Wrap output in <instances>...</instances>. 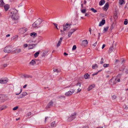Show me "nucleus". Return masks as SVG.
Listing matches in <instances>:
<instances>
[{
    "label": "nucleus",
    "mask_w": 128,
    "mask_h": 128,
    "mask_svg": "<svg viewBox=\"0 0 128 128\" xmlns=\"http://www.w3.org/2000/svg\"><path fill=\"white\" fill-rule=\"evenodd\" d=\"M17 11L15 9H10L8 13V14H12V20H16L18 19L19 16L17 13Z\"/></svg>",
    "instance_id": "f257e3e1"
},
{
    "label": "nucleus",
    "mask_w": 128,
    "mask_h": 128,
    "mask_svg": "<svg viewBox=\"0 0 128 128\" xmlns=\"http://www.w3.org/2000/svg\"><path fill=\"white\" fill-rule=\"evenodd\" d=\"M42 22V21L38 19V20H37L32 24V26L33 27L38 28L40 27V24Z\"/></svg>",
    "instance_id": "f03ea898"
},
{
    "label": "nucleus",
    "mask_w": 128,
    "mask_h": 128,
    "mask_svg": "<svg viewBox=\"0 0 128 128\" xmlns=\"http://www.w3.org/2000/svg\"><path fill=\"white\" fill-rule=\"evenodd\" d=\"M71 25V24H69L67 23L64 25H63L64 31H65L67 30H69L70 28V26Z\"/></svg>",
    "instance_id": "7ed1b4c3"
},
{
    "label": "nucleus",
    "mask_w": 128,
    "mask_h": 128,
    "mask_svg": "<svg viewBox=\"0 0 128 128\" xmlns=\"http://www.w3.org/2000/svg\"><path fill=\"white\" fill-rule=\"evenodd\" d=\"M7 97L4 95H0V102H4L7 100Z\"/></svg>",
    "instance_id": "20e7f679"
},
{
    "label": "nucleus",
    "mask_w": 128,
    "mask_h": 128,
    "mask_svg": "<svg viewBox=\"0 0 128 128\" xmlns=\"http://www.w3.org/2000/svg\"><path fill=\"white\" fill-rule=\"evenodd\" d=\"M75 92L74 89H73L66 92L65 94V95L66 96H68L72 95Z\"/></svg>",
    "instance_id": "39448f33"
},
{
    "label": "nucleus",
    "mask_w": 128,
    "mask_h": 128,
    "mask_svg": "<svg viewBox=\"0 0 128 128\" xmlns=\"http://www.w3.org/2000/svg\"><path fill=\"white\" fill-rule=\"evenodd\" d=\"M12 48L10 47L6 46L4 48V51L6 53H9L11 52L12 53Z\"/></svg>",
    "instance_id": "423d86ee"
},
{
    "label": "nucleus",
    "mask_w": 128,
    "mask_h": 128,
    "mask_svg": "<svg viewBox=\"0 0 128 128\" xmlns=\"http://www.w3.org/2000/svg\"><path fill=\"white\" fill-rule=\"evenodd\" d=\"M76 113H74L72 114L68 118V121L71 122L76 118Z\"/></svg>",
    "instance_id": "0eeeda50"
},
{
    "label": "nucleus",
    "mask_w": 128,
    "mask_h": 128,
    "mask_svg": "<svg viewBox=\"0 0 128 128\" xmlns=\"http://www.w3.org/2000/svg\"><path fill=\"white\" fill-rule=\"evenodd\" d=\"M22 52V50L20 48H16L15 49L12 51V53L13 54H18Z\"/></svg>",
    "instance_id": "6e6552de"
},
{
    "label": "nucleus",
    "mask_w": 128,
    "mask_h": 128,
    "mask_svg": "<svg viewBox=\"0 0 128 128\" xmlns=\"http://www.w3.org/2000/svg\"><path fill=\"white\" fill-rule=\"evenodd\" d=\"M8 81V79L7 78H4V80H0V83L2 84H6Z\"/></svg>",
    "instance_id": "1a4fd4ad"
},
{
    "label": "nucleus",
    "mask_w": 128,
    "mask_h": 128,
    "mask_svg": "<svg viewBox=\"0 0 128 128\" xmlns=\"http://www.w3.org/2000/svg\"><path fill=\"white\" fill-rule=\"evenodd\" d=\"M76 29H71L68 33V37H70L72 33L76 31Z\"/></svg>",
    "instance_id": "9d476101"
},
{
    "label": "nucleus",
    "mask_w": 128,
    "mask_h": 128,
    "mask_svg": "<svg viewBox=\"0 0 128 128\" xmlns=\"http://www.w3.org/2000/svg\"><path fill=\"white\" fill-rule=\"evenodd\" d=\"M88 43V42L87 40H83L82 42L81 45L82 46H87Z\"/></svg>",
    "instance_id": "9b49d317"
},
{
    "label": "nucleus",
    "mask_w": 128,
    "mask_h": 128,
    "mask_svg": "<svg viewBox=\"0 0 128 128\" xmlns=\"http://www.w3.org/2000/svg\"><path fill=\"white\" fill-rule=\"evenodd\" d=\"M27 29L26 28H20V32L22 34L24 33L27 30Z\"/></svg>",
    "instance_id": "f8f14e48"
},
{
    "label": "nucleus",
    "mask_w": 128,
    "mask_h": 128,
    "mask_svg": "<svg viewBox=\"0 0 128 128\" xmlns=\"http://www.w3.org/2000/svg\"><path fill=\"white\" fill-rule=\"evenodd\" d=\"M53 102L52 100H51L50 102L47 105V106L46 107V108H49L51 107L53 105Z\"/></svg>",
    "instance_id": "ddd939ff"
},
{
    "label": "nucleus",
    "mask_w": 128,
    "mask_h": 128,
    "mask_svg": "<svg viewBox=\"0 0 128 128\" xmlns=\"http://www.w3.org/2000/svg\"><path fill=\"white\" fill-rule=\"evenodd\" d=\"M109 4L108 3H106L103 8L105 11H106L108 8Z\"/></svg>",
    "instance_id": "4468645a"
},
{
    "label": "nucleus",
    "mask_w": 128,
    "mask_h": 128,
    "mask_svg": "<svg viewBox=\"0 0 128 128\" xmlns=\"http://www.w3.org/2000/svg\"><path fill=\"white\" fill-rule=\"evenodd\" d=\"M36 44H29L28 46V49H32L34 48V47L35 46H36Z\"/></svg>",
    "instance_id": "2eb2a0df"
},
{
    "label": "nucleus",
    "mask_w": 128,
    "mask_h": 128,
    "mask_svg": "<svg viewBox=\"0 0 128 128\" xmlns=\"http://www.w3.org/2000/svg\"><path fill=\"white\" fill-rule=\"evenodd\" d=\"M105 22V20H102L101 22H100L99 23V26H101L104 24Z\"/></svg>",
    "instance_id": "dca6fc26"
},
{
    "label": "nucleus",
    "mask_w": 128,
    "mask_h": 128,
    "mask_svg": "<svg viewBox=\"0 0 128 128\" xmlns=\"http://www.w3.org/2000/svg\"><path fill=\"white\" fill-rule=\"evenodd\" d=\"M114 49L113 46V45H112L110 47L108 50V52L110 53L111 52L113 51V50Z\"/></svg>",
    "instance_id": "f3484780"
},
{
    "label": "nucleus",
    "mask_w": 128,
    "mask_h": 128,
    "mask_svg": "<svg viewBox=\"0 0 128 128\" xmlns=\"http://www.w3.org/2000/svg\"><path fill=\"white\" fill-rule=\"evenodd\" d=\"M95 86L94 85H91L89 86L88 88V90L89 91L94 88Z\"/></svg>",
    "instance_id": "a211bd4d"
},
{
    "label": "nucleus",
    "mask_w": 128,
    "mask_h": 128,
    "mask_svg": "<svg viewBox=\"0 0 128 128\" xmlns=\"http://www.w3.org/2000/svg\"><path fill=\"white\" fill-rule=\"evenodd\" d=\"M51 126L52 127H55L56 126V124L55 123V122L54 121L52 122L50 124Z\"/></svg>",
    "instance_id": "6ab92c4d"
},
{
    "label": "nucleus",
    "mask_w": 128,
    "mask_h": 128,
    "mask_svg": "<svg viewBox=\"0 0 128 128\" xmlns=\"http://www.w3.org/2000/svg\"><path fill=\"white\" fill-rule=\"evenodd\" d=\"M4 10L6 11H7L9 8V6L8 5H6L4 6Z\"/></svg>",
    "instance_id": "aec40b11"
},
{
    "label": "nucleus",
    "mask_w": 128,
    "mask_h": 128,
    "mask_svg": "<svg viewBox=\"0 0 128 128\" xmlns=\"http://www.w3.org/2000/svg\"><path fill=\"white\" fill-rule=\"evenodd\" d=\"M7 108V107L6 106H0V111L3 110Z\"/></svg>",
    "instance_id": "412c9836"
},
{
    "label": "nucleus",
    "mask_w": 128,
    "mask_h": 128,
    "mask_svg": "<svg viewBox=\"0 0 128 128\" xmlns=\"http://www.w3.org/2000/svg\"><path fill=\"white\" fill-rule=\"evenodd\" d=\"M4 3L3 1V0H0V6L1 7L4 6Z\"/></svg>",
    "instance_id": "4be33fe9"
},
{
    "label": "nucleus",
    "mask_w": 128,
    "mask_h": 128,
    "mask_svg": "<svg viewBox=\"0 0 128 128\" xmlns=\"http://www.w3.org/2000/svg\"><path fill=\"white\" fill-rule=\"evenodd\" d=\"M84 77L85 79H87L90 77V75L88 73L84 75Z\"/></svg>",
    "instance_id": "5701e85b"
},
{
    "label": "nucleus",
    "mask_w": 128,
    "mask_h": 128,
    "mask_svg": "<svg viewBox=\"0 0 128 128\" xmlns=\"http://www.w3.org/2000/svg\"><path fill=\"white\" fill-rule=\"evenodd\" d=\"M119 3L120 4L122 5V4H124L125 3V2L124 0H119Z\"/></svg>",
    "instance_id": "b1692460"
},
{
    "label": "nucleus",
    "mask_w": 128,
    "mask_h": 128,
    "mask_svg": "<svg viewBox=\"0 0 128 128\" xmlns=\"http://www.w3.org/2000/svg\"><path fill=\"white\" fill-rule=\"evenodd\" d=\"M57 98L58 99H62V98H65V97L64 96H58Z\"/></svg>",
    "instance_id": "393cba45"
},
{
    "label": "nucleus",
    "mask_w": 128,
    "mask_h": 128,
    "mask_svg": "<svg viewBox=\"0 0 128 128\" xmlns=\"http://www.w3.org/2000/svg\"><path fill=\"white\" fill-rule=\"evenodd\" d=\"M30 64L32 65H34L36 64V62L34 60H32L30 62Z\"/></svg>",
    "instance_id": "a878e982"
},
{
    "label": "nucleus",
    "mask_w": 128,
    "mask_h": 128,
    "mask_svg": "<svg viewBox=\"0 0 128 128\" xmlns=\"http://www.w3.org/2000/svg\"><path fill=\"white\" fill-rule=\"evenodd\" d=\"M105 3V1L104 0H102L99 2V5L100 6L103 5Z\"/></svg>",
    "instance_id": "bb28decb"
},
{
    "label": "nucleus",
    "mask_w": 128,
    "mask_h": 128,
    "mask_svg": "<svg viewBox=\"0 0 128 128\" xmlns=\"http://www.w3.org/2000/svg\"><path fill=\"white\" fill-rule=\"evenodd\" d=\"M39 53L38 52H37L35 53L34 54V56L35 58H36L38 57L39 55Z\"/></svg>",
    "instance_id": "cd10ccee"
},
{
    "label": "nucleus",
    "mask_w": 128,
    "mask_h": 128,
    "mask_svg": "<svg viewBox=\"0 0 128 128\" xmlns=\"http://www.w3.org/2000/svg\"><path fill=\"white\" fill-rule=\"evenodd\" d=\"M36 33L35 32L31 33L30 34V35L31 36H36Z\"/></svg>",
    "instance_id": "c85d7f7f"
},
{
    "label": "nucleus",
    "mask_w": 128,
    "mask_h": 128,
    "mask_svg": "<svg viewBox=\"0 0 128 128\" xmlns=\"http://www.w3.org/2000/svg\"><path fill=\"white\" fill-rule=\"evenodd\" d=\"M90 10L94 13H96L97 12L96 10L94 9V8H91Z\"/></svg>",
    "instance_id": "c756f323"
},
{
    "label": "nucleus",
    "mask_w": 128,
    "mask_h": 128,
    "mask_svg": "<svg viewBox=\"0 0 128 128\" xmlns=\"http://www.w3.org/2000/svg\"><path fill=\"white\" fill-rule=\"evenodd\" d=\"M98 67V66L96 64H95L92 66V68L94 69H95L96 67L97 68Z\"/></svg>",
    "instance_id": "7c9ffc66"
},
{
    "label": "nucleus",
    "mask_w": 128,
    "mask_h": 128,
    "mask_svg": "<svg viewBox=\"0 0 128 128\" xmlns=\"http://www.w3.org/2000/svg\"><path fill=\"white\" fill-rule=\"evenodd\" d=\"M53 70L54 72H56L57 73L60 72V70H58V69H54Z\"/></svg>",
    "instance_id": "2f4dec72"
},
{
    "label": "nucleus",
    "mask_w": 128,
    "mask_h": 128,
    "mask_svg": "<svg viewBox=\"0 0 128 128\" xmlns=\"http://www.w3.org/2000/svg\"><path fill=\"white\" fill-rule=\"evenodd\" d=\"M128 23V20L127 19H125V20L124 21V24L125 25H126Z\"/></svg>",
    "instance_id": "473e14b6"
},
{
    "label": "nucleus",
    "mask_w": 128,
    "mask_h": 128,
    "mask_svg": "<svg viewBox=\"0 0 128 128\" xmlns=\"http://www.w3.org/2000/svg\"><path fill=\"white\" fill-rule=\"evenodd\" d=\"M108 26L106 27V28H104V32H106L108 30Z\"/></svg>",
    "instance_id": "72a5a7b5"
},
{
    "label": "nucleus",
    "mask_w": 128,
    "mask_h": 128,
    "mask_svg": "<svg viewBox=\"0 0 128 128\" xmlns=\"http://www.w3.org/2000/svg\"><path fill=\"white\" fill-rule=\"evenodd\" d=\"M109 66V64H104L103 66L104 68H106L108 67Z\"/></svg>",
    "instance_id": "f704fd0d"
},
{
    "label": "nucleus",
    "mask_w": 128,
    "mask_h": 128,
    "mask_svg": "<svg viewBox=\"0 0 128 128\" xmlns=\"http://www.w3.org/2000/svg\"><path fill=\"white\" fill-rule=\"evenodd\" d=\"M86 11V9H84L81 10V12L82 13L84 14L85 13Z\"/></svg>",
    "instance_id": "c9c22d12"
},
{
    "label": "nucleus",
    "mask_w": 128,
    "mask_h": 128,
    "mask_svg": "<svg viewBox=\"0 0 128 128\" xmlns=\"http://www.w3.org/2000/svg\"><path fill=\"white\" fill-rule=\"evenodd\" d=\"M46 54V52H44L42 53V56L43 57H44Z\"/></svg>",
    "instance_id": "e433bc0d"
},
{
    "label": "nucleus",
    "mask_w": 128,
    "mask_h": 128,
    "mask_svg": "<svg viewBox=\"0 0 128 128\" xmlns=\"http://www.w3.org/2000/svg\"><path fill=\"white\" fill-rule=\"evenodd\" d=\"M76 45H74L73 46L72 48V50H74L76 49Z\"/></svg>",
    "instance_id": "4c0bfd02"
},
{
    "label": "nucleus",
    "mask_w": 128,
    "mask_h": 128,
    "mask_svg": "<svg viewBox=\"0 0 128 128\" xmlns=\"http://www.w3.org/2000/svg\"><path fill=\"white\" fill-rule=\"evenodd\" d=\"M61 44V42L58 41V42L57 45V47H59L60 45Z\"/></svg>",
    "instance_id": "58836bf2"
},
{
    "label": "nucleus",
    "mask_w": 128,
    "mask_h": 128,
    "mask_svg": "<svg viewBox=\"0 0 128 128\" xmlns=\"http://www.w3.org/2000/svg\"><path fill=\"white\" fill-rule=\"evenodd\" d=\"M18 108V106H16L14 108H13V110H16Z\"/></svg>",
    "instance_id": "ea45409f"
},
{
    "label": "nucleus",
    "mask_w": 128,
    "mask_h": 128,
    "mask_svg": "<svg viewBox=\"0 0 128 128\" xmlns=\"http://www.w3.org/2000/svg\"><path fill=\"white\" fill-rule=\"evenodd\" d=\"M53 24L54 25V26H55V27H56V29H57L58 30V25H57V24H56L55 23H53Z\"/></svg>",
    "instance_id": "a19ab883"
},
{
    "label": "nucleus",
    "mask_w": 128,
    "mask_h": 128,
    "mask_svg": "<svg viewBox=\"0 0 128 128\" xmlns=\"http://www.w3.org/2000/svg\"><path fill=\"white\" fill-rule=\"evenodd\" d=\"M33 42V41L32 40H27V42H29V43H30V44L32 43Z\"/></svg>",
    "instance_id": "79ce46f5"
},
{
    "label": "nucleus",
    "mask_w": 128,
    "mask_h": 128,
    "mask_svg": "<svg viewBox=\"0 0 128 128\" xmlns=\"http://www.w3.org/2000/svg\"><path fill=\"white\" fill-rule=\"evenodd\" d=\"M31 114V113L30 112H29L28 114H27L26 115L28 116H30Z\"/></svg>",
    "instance_id": "37998d69"
},
{
    "label": "nucleus",
    "mask_w": 128,
    "mask_h": 128,
    "mask_svg": "<svg viewBox=\"0 0 128 128\" xmlns=\"http://www.w3.org/2000/svg\"><path fill=\"white\" fill-rule=\"evenodd\" d=\"M101 60V61L100 62V64H102L104 63L103 60V58H102Z\"/></svg>",
    "instance_id": "c03bdc74"
},
{
    "label": "nucleus",
    "mask_w": 128,
    "mask_h": 128,
    "mask_svg": "<svg viewBox=\"0 0 128 128\" xmlns=\"http://www.w3.org/2000/svg\"><path fill=\"white\" fill-rule=\"evenodd\" d=\"M116 98V96L115 95H114L112 96V98L113 99H115Z\"/></svg>",
    "instance_id": "a18cd8bd"
},
{
    "label": "nucleus",
    "mask_w": 128,
    "mask_h": 128,
    "mask_svg": "<svg viewBox=\"0 0 128 128\" xmlns=\"http://www.w3.org/2000/svg\"><path fill=\"white\" fill-rule=\"evenodd\" d=\"M81 89H80L79 88L78 89L77 92V93L79 92H80L81 91Z\"/></svg>",
    "instance_id": "49530a36"
},
{
    "label": "nucleus",
    "mask_w": 128,
    "mask_h": 128,
    "mask_svg": "<svg viewBox=\"0 0 128 128\" xmlns=\"http://www.w3.org/2000/svg\"><path fill=\"white\" fill-rule=\"evenodd\" d=\"M7 66V65L6 64H3V66L4 67V68H5Z\"/></svg>",
    "instance_id": "de8ad7c7"
},
{
    "label": "nucleus",
    "mask_w": 128,
    "mask_h": 128,
    "mask_svg": "<svg viewBox=\"0 0 128 128\" xmlns=\"http://www.w3.org/2000/svg\"><path fill=\"white\" fill-rule=\"evenodd\" d=\"M26 94V92H24L23 93V94H22V95L23 96H25Z\"/></svg>",
    "instance_id": "09e8293b"
},
{
    "label": "nucleus",
    "mask_w": 128,
    "mask_h": 128,
    "mask_svg": "<svg viewBox=\"0 0 128 128\" xmlns=\"http://www.w3.org/2000/svg\"><path fill=\"white\" fill-rule=\"evenodd\" d=\"M76 86H79L80 87V86H81L80 83H78L76 85Z\"/></svg>",
    "instance_id": "8fccbe9b"
},
{
    "label": "nucleus",
    "mask_w": 128,
    "mask_h": 128,
    "mask_svg": "<svg viewBox=\"0 0 128 128\" xmlns=\"http://www.w3.org/2000/svg\"><path fill=\"white\" fill-rule=\"evenodd\" d=\"M63 38H60V40L58 41L59 42H61Z\"/></svg>",
    "instance_id": "3c124183"
},
{
    "label": "nucleus",
    "mask_w": 128,
    "mask_h": 128,
    "mask_svg": "<svg viewBox=\"0 0 128 128\" xmlns=\"http://www.w3.org/2000/svg\"><path fill=\"white\" fill-rule=\"evenodd\" d=\"M24 47L26 48L28 46V45L27 44H24Z\"/></svg>",
    "instance_id": "603ef678"
},
{
    "label": "nucleus",
    "mask_w": 128,
    "mask_h": 128,
    "mask_svg": "<svg viewBox=\"0 0 128 128\" xmlns=\"http://www.w3.org/2000/svg\"><path fill=\"white\" fill-rule=\"evenodd\" d=\"M89 31L90 32V34H92V33H91V31H92V30H91V28H89Z\"/></svg>",
    "instance_id": "864d4df0"
},
{
    "label": "nucleus",
    "mask_w": 128,
    "mask_h": 128,
    "mask_svg": "<svg viewBox=\"0 0 128 128\" xmlns=\"http://www.w3.org/2000/svg\"><path fill=\"white\" fill-rule=\"evenodd\" d=\"M97 44V42H96L93 44V46H96Z\"/></svg>",
    "instance_id": "5fc2aeb1"
},
{
    "label": "nucleus",
    "mask_w": 128,
    "mask_h": 128,
    "mask_svg": "<svg viewBox=\"0 0 128 128\" xmlns=\"http://www.w3.org/2000/svg\"><path fill=\"white\" fill-rule=\"evenodd\" d=\"M105 46H106V45L105 44H103L102 46V49H103L104 48V47H105Z\"/></svg>",
    "instance_id": "6e6d98bb"
},
{
    "label": "nucleus",
    "mask_w": 128,
    "mask_h": 128,
    "mask_svg": "<svg viewBox=\"0 0 128 128\" xmlns=\"http://www.w3.org/2000/svg\"><path fill=\"white\" fill-rule=\"evenodd\" d=\"M121 61L122 63H123L124 62H125V60L124 59H122L121 60Z\"/></svg>",
    "instance_id": "4d7b16f0"
},
{
    "label": "nucleus",
    "mask_w": 128,
    "mask_h": 128,
    "mask_svg": "<svg viewBox=\"0 0 128 128\" xmlns=\"http://www.w3.org/2000/svg\"><path fill=\"white\" fill-rule=\"evenodd\" d=\"M22 90L21 89L20 90V92L19 93H18V94H16V95H18L19 94H20L22 92Z\"/></svg>",
    "instance_id": "13d9d810"
},
{
    "label": "nucleus",
    "mask_w": 128,
    "mask_h": 128,
    "mask_svg": "<svg viewBox=\"0 0 128 128\" xmlns=\"http://www.w3.org/2000/svg\"><path fill=\"white\" fill-rule=\"evenodd\" d=\"M64 31V30H60V32H61V34H63Z\"/></svg>",
    "instance_id": "bf43d9fd"
},
{
    "label": "nucleus",
    "mask_w": 128,
    "mask_h": 128,
    "mask_svg": "<svg viewBox=\"0 0 128 128\" xmlns=\"http://www.w3.org/2000/svg\"><path fill=\"white\" fill-rule=\"evenodd\" d=\"M89 128L88 126H84L83 127V128Z\"/></svg>",
    "instance_id": "052dcab7"
},
{
    "label": "nucleus",
    "mask_w": 128,
    "mask_h": 128,
    "mask_svg": "<svg viewBox=\"0 0 128 128\" xmlns=\"http://www.w3.org/2000/svg\"><path fill=\"white\" fill-rule=\"evenodd\" d=\"M64 55L65 56H67V55H68V54L66 53V52H64Z\"/></svg>",
    "instance_id": "680f3d73"
},
{
    "label": "nucleus",
    "mask_w": 128,
    "mask_h": 128,
    "mask_svg": "<svg viewBox=\"0 0 128 128\" xmlns=\"http://www.w3.org/2000/svg\"><path fill=\"white\" fill-rule=\"evenodd\" d=\"M27 86V84H25V85H24L23 86V88H25L26 86Z\"/></svg>",
    "instance_id": "e2e57ef3"
},
{
    "label": "nucleus",
    "mask_w": 128,
    "mask_h": 128,
    "mask_svg": "<svg viewBox=\"0 0 128 128\" xmlns=\"http://www.w3.org/2000/svg\"><path fill=\"white\" fill-rule=\"evenodd\" d=\"M86 3V0H84V4H85Z\"/></svg>",
    "instance_id": "0e129e2a"
},
{
    "label": "nucleus",
    "mask_w": 128,
    "mask_h": 128,
    "mask_svg": "<svg viewBox=\"0 0 128 128\" xmlns=\"http://www.w3.org/2000/svg\"><path fill=\"white\" fill-rule=\"evenodd\" d=\"M45 128H50V127L49 126H47L45 127Z\"/></svg>",
    "instance_id": "69168bd1"
},
{
    "label": "nucleus",
    "mask_w": 128,
    "mask_h": 128,
    "mask_svg": "<svg viewBox=\"0 0 128 128\" xmlns=\"http://www.w3.org/2000/svg\"><path fill=\"white\" fill-rule=\"evenodd\" d=\"M10 36V34H8L6 35V37H8L9 36Z\"/></svg>",
    "instance_id": "338daca9"
},
{
    "label": "nucleus",
    "mask_w": 128,
    "mask_h": 128,
    "mask_svg": "<svg viewBox=\"0 0 128 128\" xmlns=\"http://www.w3.org/2000/svg\"><path fill=\"white\" fill-rule=\"evenodd\" d=\"M128 5L127 4H126V6L125 7V8H127L128 9V7H127V6H128Z\"/></svg>",
    "instance_id": "774afa93"
}]
</instances>
